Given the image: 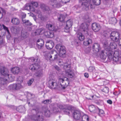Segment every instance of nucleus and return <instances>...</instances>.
<instances>
[{
    "label": "nucleus",
    "mask_w": 121,
    "mask_h": 121,
    "mask_svg": "<svg viewBox=\"0 0 121 121\" xmlns=\"http://www.w3.org/2000/svg\"><path fill=\"white\" fill-rule=\"evenodd\" d=\"M71 66L70 64L65 63L64 68L67 77L70 78H72L74 76V74L73 71L70 69Z\"/></svg>",
    "instance_id": "f257e3e1"
},
{
    "label": "nucleus",
    "mask_w": 121,
    "mask_h": 121,
    "mask_svg": "<svg viewBox=\"0 0 121 121\" xmlns=\"http://www.w3.org/2000/svg\"><path fill=\"white\" fill-rule=\"evenodd\" d=\"M33 110H35L36 112V115H33L30 116V118L31 119L36 120L42 121L43 119V113L42 112H38L37 113L36 109H33Z\"/></svg>",
    "instance_id": "f03ea898"
},
{
    "label": "nucleus",
    "mask_w": 121,
    "mask_h": 121,
    "mask_svg": "<svg viewBox=\"0 0 121 121\" xmlns=\"http://www.w3.org/2000/svg\"><path fill=\"white\" fill-rule=\"evenodd\" d=\"M56 48L59 53V55L61 57H64L66 52L65 47L61 44H58L56 46Z\"/></svg>",
    "instance_id": "7ed1b4c3"
},
{
    "label": "nucleus",
    "mask_w": 121,
    "mask_h": 121,
    "mask_svg": "<svg viewBox=\"0 0 121 121\" xmlns=\"http://www.w3.org/2000/svg\"><path fill=\"white\" fill-rule=\"evenodd\" d=\"M91 0H79V2L81 3V7L84 10L87 11L89 9V6Z\"/></svg>",
    "instance_id": "20e7f679"
},
{
    "label": "nucleus",
    "mask_w": 121,
    "mask_h": 121,
    "mask_svg": "<svg viewBox=\"0 0 121 121\" xmlns=\"http://www.w3.org/2000/svg\"><path fill=\"white\" fill-rule=\"evenodd\" d=\"M110 37L113 41L117 42L119 38V34L117 32H112L110 34Z\"/></svg>",
    "instance_id": "39448f33"
},
{
    "label": "nucleus",
    "mask_w": 121,
    "mask_h": 121,
    "mask_svg": "<svg viewBox=\"0 0 121 121\" xmlns=\"http://www.w3.org/2000/svg\"><path fill=\"white\" fill-rule=\"evenodd\" d=\"M60 108L63 110V111L65 114L69 115L70 114V112L72 108L71 106L66 105L64 106L62 105H60Z\"/></svg>",
    "instance_id": "423d86ee"
},
{
    "label": "nucleus",
    "mask_w": 121,
    "mask_h": 121,
    "mask_svg": "<svg viewBox=\"0 0 121 121\" xmlns=\"http://www.w3.org/2000/svg\"><path fill=\"white\" fill-rule=\"evenodd\" d=\"M113 41L111 42L110 44L109 47H107V43H105L104 45L106 48L108 49L107 50L108 51H112L113 50L116 49L117 46L116 44Z\"/></svg>",
    "instance_id": "0eeeda50"
},
{
    "label": "nucleus",
    "mask_w": 121,
    "mask_h": 121,
    "mask_svg": "<svg viewBox=\"0 0 121 121\" xmlns=\"http://www.w3.org/2000/svg\"><path fill=\"white\" fill-rule=\"evenodd\" d=\"M22 86L20 84L14 83L10 85L8 87V89L11 91L17 90L21 88Z\"/></svg>",
    "instance_id": "6e6552de"
},
{
    "label": "nucleus",
    "mask_w": 121,
    "mask_h": 121,
    "mask_svg": "<svg viewBox=\"0 0 121 121\" xmlns=\"http://www.w3.org/2000/svg\"><path fill=\"white\" fill-rule=\"evenodd\" d=\"M0 72L1 74L4 76H6L9 78L11 77V74L8 73V69L4 67H2L0 69Z\"/></svg>",
    "instance_id": "1a4fd4ad"
},
{
    "label": "nucleus",
    "mask_w": 121,
    "mask_h": 121,
    "mask_svg": "<svg viewBox=\"0 0 121 121\" xmlns=\"http://www.w3.org/2000/svg\"><path fill=\"white\" fill-rule=\"evenodd\" d=\"M48 84L49 87L51 89H56L57 86V83L52 79L49 81Z\"/></svg>",
    "instance_id": "9d476101"
},
{
    "label": "nucleus",
    "mask_w": 121,
    "mask_h": 121,
    "mask_svg": "<svg viewBox=\"0 0 121 121\" xmlns=\"http://www.w3.org/2000/svg\"><path fill=\"white\" fill-rule=\"evenodd\" d=\"M73 118L75 119L78 120L81 117V114L80 111L75 110L73 114Z\"/></svg>",
    "instance_id": "9b49d317"
},
{
    "label": "nucleus",
    "mask_w": 121,
    "mask_h": 121,
    "mask_svg": "<svg viewBox=\"0 0 121 121\" xmlns=\"http://www.w3.org/2000/svg\"><path fill=\"white\" fill-rule=\"evenodd\" d=\"M42 112L44 113L45 116L47 117H49L51 113L47 107H43L42 108Z\"/></svg>",
    "instance_id": "f8f14e48"
},
{
    "label": "nucleus",
    "mask_w": 121,
    "mask_h": 121,
    "mask_svg": "<svg viewBox=\"0 0 121 121\" xmlns=\"http://www.w3.org/2000/svg\"><path fill=\"white\" fill-rule=\"evenodd\" d=\"M92 28L94 31L97 32L100 29L101 27L99 23H94L92 24Z\"/></svg>",
    "instance_id": "ddd939ff"
},
{
    "label": "nucleus",
    "mask_w": 121,
    "mask_h": 121,
    "mask_svg": "<svg viewBox=\"0 0 121 121\" xmlns=\"http://www.w3.org/2000/svg\"><path fill=\"white\" fill-rule=\"evenodd\" d=\"M92 48L93 51L95 53L99 52L101 49L99 44L97 43H95L93 44Z\"/></svg>",
    "instance_id": "4468645a"
},
{
    "label": "nucleus",
    "mask_w": 121,
    "mask_h": 121,
    "mask_svg": "<svg viewBox=\"0 0 121 121\" xmlns=\"http://www.w3.org/2000/svg\"><path fill=\"white\" fill-rule=\"evenodd\" d=\"M72 25V21L69 20H68L66 23V26L65 27V31L67 32L69 31V29Z\"/></svg>",
    "instance_id": "2eb2a0df"
},
{
    "label": "nucleus",
    "mask_w": 121,
    "mask_h": 121,
    "mask_svg": "<svg viewBox=\"0 0 121 121\" xmlns=\"http://www.w3.org/2000/svg\"><path fill=\"white\" fill-rule=\"evenodd\" d=\"M44 43L43 39H39L37 41L36 46L39 49H41Z\"/></svg>",
    "instance_id": "dca6fc26"
},
{
    "label": "nucleus",
    "mask_w": 121,
    "mask_h": 121,
    "mask_svg": "<svg viewBox=\"0 0 121 121\" xmlns=\"http://www.w3.org/2000/svg\"><path fill=\"white\" fill-rule=\"evenodd\" d=\"M108 51L106 49L104 51H102L100 55V58L102 59H105L108 56Z\"/></svg>",
    "instance_id": "f3484780"
},
{
    "label": "nucleus",
    "mask_w": 121,
    "mask_h": 121,
    "mask_svg": "<svg viewBox=\"0 0 121 121\" xmlns=\"http://www.w3.org/2000/svg\"><path fill=\"white\" fill-rule=\"evenodd\" d=\"M25 9L26 10L33 12L35 11V8L31 6L30 4H26L25 6Z\"/></svg>",
    "instance_id": "a211bd4d"
},
{
    "label": "nucleus",
    "mask_w": 121,
    "mask_h": 121,
    "mask_svg": "<svg viewBox=\"0 0 121 121\" xmlns=\"http://www.w3.org/2000/svg\"><path fill=\"white\" fill-rule=\"evenodd\" d=\"M54 46V43L52 41H50L47 42L46 44V46L47 48L48 49H52Z\"/></svg>",
    "instance_id": "6ab92c4d"
},
{
    "label": "nucleus",
    "mask_w": 121,
    "mask_h": 121,
    "mask_svg": "<svg viewBox=\"0 0 121 121\" xmlns=\"http://www.w3.org/2000/svg\"><path fill=\"white\" fill-rule=\"evenodd\" d=\"M65 80L61 84V86L62 87V88L63 89H65L69 84V79L67 78H65Z\"/></svg>",
    "instance_id": "aec40b11"
},
{
    "label": "nucleus",
    "mask_w": 121,
    "mask_h": 121,
    "mask_svg": "<svg viewBox=\"0 0 121 121\" xmlns=\"http://www.w3.org/2000/svg\"><path fill=\"white\" fill-rule=\"evenodd\" d=\"M39 66L36 63L32 64L29 66V68L33 71L37 70L39 67Z\"/></svg>",
    "instance_id": "412c9836"
},
{
    "label": "nucleus",
    "mask_w": 121,
    "mask_h": 121,
    "mask_svg": "<svg viewBox=\"0 0 121 121\" xmlns=\"http://www.w3.org/2000/svg\"><path fill=\"white\" fill-rule=\"evenodd\" d=\"M98 108L93 105H92L90 106L89 108V110L91 112L95 113L97 112Z\"/></svg>",
    "instance_id": "4be33fe9"
},
{
    "label": "nucleus",
    "mask_w": 121,
    "mask_h": 121,
    "mask_svg": "<svg viewBox=\"0 0 121 121\" xmlns=\"http://www.w3.org/2000/svg\"><path fill=\"white\" fill-rule=\"evenodd\" d=\"M11 71L14 74H17L20 72V69L19 67H15L11 69Z\"/></svg>",
    "instance_id": "5701e85b"
},
{
    "label": "nucleus",
    "mask_w": 121,
    "mask_h": 121,
    "mask_svg": "<svg viewBox=\"0 0 121 121\" xmlns=\"http://www.w3.org/2000/svg\"><path fill=\"white\" fill-rule=\"evenodd\" d=\"M52 31H47L45 33V35L47 37L52 38L54 36V33Z\"/></svg>",
    "instance_id": "b1692460"
},
{
    "label": "nucleus",
    "mask_w": 121,
    "mask_h": 121,
    "mask_svg": "<svg viewBox=\"0 0 121 121\" xmlns=\"http://www.w3.org/2000/svg\"><path fill=\"white\" fill-rule=\"evenodd\" d=\"M80 29H82V31H83L84 32H86V33H87V30L88 27L87 25L86 24L85 25L84 24H82L80 26Z\"/></svg>",
    "instance_id": "393cba45"
},
{
    "label": "nucleus",
    "mask_w": 121,
    "mask_h": 121,
    "mask_svg": "<svg viewBox=\"0 0 121 121\" xmlns=\"http://www.w3.org/2000/svg\"><path fill=\"white\" fill-rule=\"evenodd\" d=\"M11 22L13 24L16 25H18L20 23L19 20L18 18H12Z\"/></svg>",
    "instance_id": "a878e982"
},
{
    "label": "nucleus",
    "mask_w": 121,
    "mask_h": 121,
    "mask_svg": "<svg viewBox=\"0 0 121 121\" xmlns=\"http://www.w3.org/2000/svg\"><path fill=\"white\" fill-rule=\"evenodd\" d=\"M16 110L22 113L25 111V109L24 106H20L17 108Z\"/></svg>",
    "instance_id": "bb28decb"
},
{
    "label": "nucleus",
    "mask_w": 121,
    "mask_h": 121,
    "mask_svg": "<svg viewBox=\"0 0 121 121\" xmlns=\"http://www.w3.org/2000/svg\"><path fill=\"white\" fill-rule=\"evenodd\" d=\"M27 37V33L24 30L22 31L21 38V40H23Z\"/></svg>",
    "instance_id": "cd10ccee"
},
{
    "label": "nucleus",
    "mask_w": 121,
    "mask_h": 121,
    "mask_svg": "<svg viewBox=\"0 0 121 121\" xmlns=\"http://www.w3.org/2000/svg\"><path fill=\"white\" fill-rule=\"evenodd\" d=\"M46 27L50 31H53L55 30V28L54 26L51 24H47Z\"/></svg>",
    "instance_id": "c85d7f7f"
},
{
    "label": "nucleus",
    "mask_w": 121,
    "mask_h": 121,
    "mask_svg": "<svg viewBox=\"0 0 121 121\" xmlns=\"http://www.w3.org/2000/svg\"><path fill=\"white\" fill-rule=\"evenodd\" d=\"M108 51V58L110 60L112 61L113 57L112 56L113 54V52L112 51Z\"/></svg>",
    "instance_id": "c756f323"
},
{
    "label": "nucleus",
    "mask_w": 121,
    "mask_h": 121,
    "mask_svg": "<svg viewBox=\"0 0 121 121\" xmlns=\"http://www.w3.org/2000/svg\"><path fill=\"white\" fill-rule=\"evenodd\" d=\"M43 74L42 70H39L35 74V75L36 77L39 78L42 77L43 76Z\"/></svg>",
    "instance_id": "7c9ffc66"
},
{
    "label": "nucleus",
    "mask_w": 121,
    "mask_h": 121,
    "mask_svg": "<svg viewBox=\"0 0 121 121\" xmlns=\"http://www.w3.org/2000/svg\"><path fill=\"white\" fill-rule=\"evenodd\" d=\"M35 12L38 15V17L39 19L42 20H44V17L42 16L41 13L39 10H36Z\"/></svg>",
    "instance_id": "2f4dec72"
},
{
    "label": "nucleus",
    "mask_w": 121,
    "mask_h": 121,
    "mask_svg": "<svg viewBox=\"0 0 121 121\" xmlns=\"http://www.w3.org/2000/svg\"><path fill=\"white\" fill-rule=\"evenodd\" d=\"M109 22L110 24H115L117 23V20L115 17H112L109 19Z\"/></svg>",
    "instance_id": "473e14b6"
},
{
    "label": "nucleus",
    "mask_w": 121,
    "mask_h": 121,
    "mask_svg": "<svg viewBox=\"0 0 121 121\" xmlns=\"http://www.w3.org/2000/svg\"><path fill=\"white\" fill-rule=\"evenodd\" d=\"M77 37L80 41H82L84 39V36L81 33H78L77 35Z\"/></svg>",
    "instance_id": "72a5a7b5"
},
{
    "label": "nucleus",
    "mask_w": 121,
    "mask_h": 121,
    "mask_svg": "<svg viewBox=\"0 0 121 121\" xmlns=\"http://www.w3.org/2000/svg\"><path fill=\"white\" fill-rule=\"evenodd\" d=\"M65 18L64 15L63 14L59 15L58 17V20L61 22L63 21Z\"/></svg>",
    "instance_id": "f704fd0d"
},
{
    "label": "nucleus",
    "mask_w": 121,
    "mask_h": 121,
    "mask_svg": "<svg viewBox=\"0 0 121 121\" xmlns=\"http://www.w3.org/2000/svg\"><path fill=\"white\" fill-rule=\"evenodd\" d=\"M92 41L91 40L90 38H87L86 41H85L84 42V44L85 45H87L89 44L92 43Z\"/></svg>",
    "instance_id": "c9c22d12"
},
{
    "label": "nucleus",
    "mask_w": 121,
    "mask_h": 121,
    "mask_svg": "<svg viewBox=\"0 0 121 121\" xmlns=\"http://www.w3.org/2000/svg\"><path fill=\"white\" fill-rule=\"evenodd\" d=\"M23 80V78L22 77H18L17 80V84H20L21 86V83L22 82Z\"/></svg>",
    "instance_id": "e433bc0d"
},
{
    "label": "nucleus",
    "mask_w": 121,
    "mask_h": 121,
    "mask_svg": "<svg viewBox=\"0 0 121 121\" xmlns=\"http://www.w3.org/2000/svg\"><path fill=\"white\" fill-rule=\"evenodd\" d=\"M22 22L23 24L27 26H31L32 24L28 20H23Z\"/></svg>",
    "instance_id": "4c0bfd02"
},
{
    "label": "nucleus",
    "mask_w": 121,
    "mask_h": 121,
    "mask_svg": "<svg viewBox=\"0 0 121 121\" xmlns=\"http://www.w3.org/2000/svg\"><path fill=\"white\" fill-rule=\"evenodd\" d=\"M89 119V117L87 115H84L82 117L81 121H88Z\"/></svg>",
    "instance_id": "58836bf2"
},
{
    "label": "nucleus",
    "mask_w": 121,
    "mask_h": 121,
    "mask_svg": "<svg viewBox=\"0 0 121 121\" xmlns=\"http://www.w3.org/2000/svg\"><path fill=\"white\" fill-rule=\"evenodd\" d=\"M30 4L33 7H37L38 6V4L37 2L32 1L31 2Z\"/></svg>",
    "instance_id": "ea45409f"
},
{
    "label": "nucleus",
    "mask_w": 121,
    "mask_h": 121,
    "mask_svg": "<svg viewBox=\"0 0 121 121\" xmlns=\"http://www.w3.org/2000/svg\"><path fill=\"white\" fill-rule=\"evenodd\" d=\"M7 80V79L3 78H0V84H4L5 82Z\"/></svg>",
    "instance_id": "a19ab883"
},
{
    "label": "nucleus",
    "mask_w": 121,
    "mask_h": 121,
    "mask_svg": "<svg viewBox=\"0 0 121 121\" xmlns=\"http://www.w3.org/2000/svg\"><path fill=\"white\" fill-rule=\"evenodd\" d=\"M94 4L95 5H98L100 4V0H92Z\"/></svg>",
    "instance_id": "79ce46f5"
},
{
    "label": "nucleus",
    "mask_w": 121,
    "mask_h": 121,
    "mask_svg": "<svg viewBox=\"0 0 121 121\" xmlns=\"http://www.w3.org/2000/svg\"><path fill=\"white\" fill-rule=\"evenodd\" d=\"M96 113H99V116H101L102 115L104 114V112L103 110L100 109L98 108V110H97V112Z\"/></svg>",
    "instance_id": "37998d69"
},
{
    "label": "nucleus",
    "mask_w": 121,
    "mask_h": 121,
    "mask_svg": "<svg viewBox=\"0 0 121 121\" xmlns=\"http://www.w3.org/2000/svg\"><path fill=\"white\" fill-rule=\"evenodd\" d=\"M58 56V54H56L54 56V59H51L52 58V55H51L50 54H48V58H49V57H50V60H55V59H56L57 58V57Z\"/></svg>",
    "instance_id": "c03bdc74"
},
{
    "label": "nucleus",
    "mask_w": 121,
    "mask_h": 121,
    "mask_svg": "<svg viewBox=\"0 0 121 121\" xmlns=\"http://www.w3.org/2000/svg\"><path fill=\"white\" fill-rule=\"evenodd\" d=\"M52 102V100L51 99H46L43 101L42 103L44 104H50Z\"/></svg>",
    "instance_id": "a18cd8bd"
},
{
    "label": "nucleus",
    "mask_w": 121,
    "mask_h": 121,
    "mask_svg": "<svg viewBox=\"0 0 121 121\" xmlns=\"http://www.w3.org/2000/svg\"><path fill=\"white\" fill-rule=\"evenodd\" d=\"M112 52H113V56H115L117 57V56L119 57V53L118 51H115L114 52V51L112 50Z\"/></svg>",
    "instance_id": "49530a36"
},
{
    "label": "nucleus",
    "mask_w": 121,
    "mask_h": 121,
    "mask_svg": "<svg viewBox=\"0 0 121 121\" xmlns=\"http://www.w3.org/2000/svg\"><path fill=\"white\" fill-rule=\"evenodd\" d=\"M102 91L106 93H108L109 92V88L108 87H105L102 90Z\"/></svg>",
    "instance_id": "de8ad7c7"
},
{
    "label": "nucleus",
    "mask_w": 121,
    "mask_h": 121,
    "mask_svg": "<svg viewBox=\"0 0 121 121\" xmlns=\"http://www.w3.org/2000/svg\"><path fill=\"white\" fill-rule=\"evenodd\" d=\"M118 57H119L118 56L117 57L115 56H113V59L112 60L114 62H117L118 61Z\"/></svg>",
    "instance_id": "09e8293b"
},
{
    "label": "nucleus",
    "mask_w": 121,
    "mask_h": 121,
    "mask_svg": "<svg viewBox=\"0 0 121 121\" xmlns=\"http://www.w3.org/2000/svg\"><path fill=\"white\" fill-rule=\"evenodd\" d=\"M95 68L94 67L90 66L88 69V71L90 72H92L95 69Z\"/></svg>",
    "instance_id": "8fccbe9b"
},
{
    "label": "nucleus",
    "mask_w": 121,
    "mask_h": 121,
    "mask_svg": "<svg viewBox=\"0 0 121 121\" xmlns=\"http://www.w3.org/2000/svg\"><path fill=\"white\" fill-rule=\"evenodd\" d=\"M91 50V47H88L86 48L85 50V52L87 53H89Z\"/></svg>",
    "instance_id": "3c124183"
},
{
    "label": "nucleus",
    "mask_w": 121,
    "mask_h": 121,
    "mask_svg": "<svg viewBox=\"0 0 121 121\" xmlns=\"http://www.w3.org/2000/svg\"><path fill=\"white\" fill-rule=\"evenodd\" d=\"M66 79H63L62 78H60L58 79V82H60L61 85V84Z\"/></svg>",
    "instance_id": "603ef678"
},
{
    "label": "nucleus",
    "mask_w": 121,
    "mask_h": 121,
    "mask_svg": "<svg viewBox=\"0 0 121 121\" xmlns=\"http://www.w3.org/2000/svg\"><path fill=\"white\" fill-rule=\"evenodd\" d=\"M34 81V79H30L27 82L28 85L29 86Z\"/></svg>",
    "instance_id": "864d4df0"
},
{
    "label": "nucleus",
    "mask_w": 121,
    "mask_h": 121,
    "mask_svg": "<svg viewBox=\"0 0 121 121\" xmlns=\"http://www.w3.org/2000/svg\"><path fill=\"white\" fill-rule=\"evenodd\" d=\"M53 112L54 113L58 112L59 111L58 108L56 107H53Z\"/></svg>",
    "instance_id": "5fc2aeb1"
},
{
    "label": "nucleus",
    "mask_w": 121,
    "mask_h": 121,
    "mask_svg": "<svg viewBox=\"0 0 121 121\" xmlns=\"http://www.w3.org/2000/svg\"><path fill=\"white\" fill-rule=\"evenodd\" d=\"M54 67L55 69L57 70L58 71L60 72L61 71V69L57 66L56 65L54 66Z\"/></svg>",
    "instance_id": "6e6d98bb"
},
{
    "label": "nucleus",
    "mask_w": 121,
    "mask_h": 121,
    "mask_svg": "<svg viewBox=\"0 0 121 121\" xmlns=\"http://www.w3.org/2000/svg\"><path fill=\"white\" fill-rule=\"evenodd\" d=\"M118 46L119 48L121 49V38L119 40Z\"/></svg>",
    "instance_id": "4d7b16f0"
},
{
    "label": "nucleus",
    "mask_w": 121,
    "mask_h": 121,
    "mask_svg": "<svg viewBox=\"0 0 121 121\" xmlns=\"http://www.w3.org/2000/svg\"><path fill=\"white\" fill-rule=\"evenodd\" d=\"M26 17V14H23L22 17V22H23V20H25L26 19H25V18Z\"/></svg>",
    "instance_id": "13d9d810"
},
{
    "label": "nucleus",
    "mask_w": 121,
    "mask_h": 121,
    "mask_svg": "<svg viewBox=\"0 0 121 121\" xmlns=\"http://www.w3.org/2000/svg\"><path fill=\"white\" fill-rule=\"evenodd\" d=\"M2 26L3 29L4 30H6L8 29V28L6 26L4 25L3 24Z\"/></svg>",
    "instance_id": "bf43d9fd"
},
{
    "label": "nucleus",
    "mask_w": 121,
    "mask_h": 121,
    "mask_svg": "<svg viewBox=\"0 0 121 121\" xmlns=\"http://www.w3.org/2000/svg\"><path fill=\"white\" fill-rule=\"evenodd\" d=\"M3 42V40L1 38V36L0 35V45L2 44Z\"/></svg>",
    "instance_id": "052dcab7"
},
{
    "label": "nucleus",
    "mask_w": 121,
    "mask_h": 121,
    "mask_svg": "<svg viewBox=\"0 0 121 121\" xmlns=\"http://www.w3.org/2000/svg\"><path fill=\"white\" fill-rule=\"evenodd\" d=\"M62 1L63 3H66L69 2L70 0H61Z\"/></svg>",
    "instance_id": "680f3d73"
},
{
    "label": "nucleus",
    "mask_w": 121,
    "mask_h": 121,
    "mask_svg": "<svg viewBox=\"0 0 121 121\" xmlns=\"http://www.w3.org/2000/svg\"><path fill=\"white\" fill-rule=\"evenodd\" d=\"M107 102L109 104H111L112 103V101L110 99L108 100L107 101Z\"/></svg>",
    "instance_id": "e2e57ef3"
},
{
    "label": "nucleus",
    "mask_w": 121,
    "mask_h": 121,
    "mask_svg": "<svg viewBox=\"0 0 121 121\" xmlns=\"http://www.w3.org/2000/svg\"><path fill=\"white\" fill-rule=\"evenodd\" d=\"M84 75L85 77L86 78H88L89 77V75L88 73H85L84 74Z\"/></svg>",
    "instance_id": "0e129e2a"
},
{
    "label": "nucleus",
    "mask_w": 121,
    "mask_h": 121,
    "mask_svg": "<svg viewBox=\"0 0 121 121\" xmlns=\"http://www.w3.org/2000/svg\"><path fill=\"white\" fill-rule=\"evenodd\" d=\"M3 17V14L1 12V11L0 10V19L2 18Z\"/></svg>",
    "instance_id": "69168bd1"
},
{
    "label": "nucleus",
    "mask_w": 121,
    "mask_h": 121,
    "mask_svg": "<svg viewBox=\"0 0 121 121\" xmlns=\"http://www.w3.org/2000/svg\"><path fill=\"white\" fill-rule=\"evenodd\" d=\"M42 30V29H40L38 30V31L39 32V34L41 32Z\"/></svg>",
    "instance_id": "338daca9"
},
{
    "label": "nucleus",
    "mask_w": 121,
    "mask_h": 121,
    "mask_svg": "<svg viewBox=\"0 0 121 121\" xmlns=\"http://www.w3.org/2000/svg\"><path fill=\"white\" fill-rule=\"evenodd\" d=\"M6 30L7 31V32L8 34V35H9L10 34V33L8 29L7 30Z\"/></svg>",
    "instance_id": "774afa93"
}]
</instances>
